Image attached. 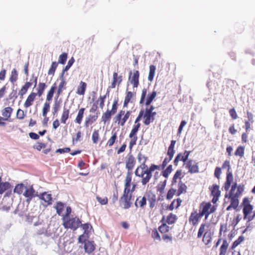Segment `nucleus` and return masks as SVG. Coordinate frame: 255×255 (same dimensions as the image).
<instances>
[{"label": "nucleus", "instance_id": "obj_1", "mask_svg": "<svg viewBox=\"0 0 255 255\" xmlns=\"http://www.w3.org/2000/svg\"><path fill=\"white\" fill-rule=\"evenodd\" d=\"M81 224V222L78 218L73 217L63 220V225L66 229H71L74 231L80 226Z\"/></svg>", "mask_w": 255, "mask_h": 255}, {"label": "nucleus", "instance_id": "obj_2", "mask_svg": "<svg viewBox=\"0 0 255 255\" xmlns=\"http://www.w3.org/2000/svg\"><path fill=\"white\" fill-rule=\"evenodd\" d=\"M23 195L26 198V202L28 204L30 203L33 197H38L37 192L34 189L32 185L27 186L23 193Z\"/></svg>", "mask_w": 255, "mask_h": 255}, {"label": "nucleus", "instance_id": "obj_3", "mask_svg": "<svg viewBox=\"0 0 255 255\" xmlns=\"http://www.w3.org/2000/svg\"><path fill=\"white\" fill-rule=\"evenodd\" d=\"M185 167L189 170L190 173H196L199 172L198 163L193 160H189L185 163Z\"/></svg>", "mask_w": 255, "mask_h": 255}, {"label": "nucleus", "instance_id": "obj_4", "mask_svg": "<svg viewBox=\"0 0 255 255\" xmlns=\"http://www.w3.org/2000/svg\"><path fill=\"white\" fill-rule=\"evenodd\" d=\"M154 109V107L153 106H151L149 109H146L145 110V112L144 115V117L145 118V121H144V124L145 125H149L151 122H152L154 118L152 117V111Z\"/></svg>", "mask_w": 255, "mask_h": 255}, {"label": "nucleus", "instance_id": "obj_5", "mask_svg": "<svg viewBox=\"0 0 255 255\" xmlns=\"http://www.w3.org/2000/svg\"><path fill=\"white\" fill-rule=\"evenodd\" d=\"M131 198V194L129 195H123L120 200L121 206L125 209H128L131 204L130 201Z\"/></svg>", "mask_w": 255, "mask_h": 255}, {"label": "nucleus", "instance_id": "obj_6", "mask_svg": "<svg viewBox=\"0 0 255 255\" xmlns=\"http://www.w3.org/2000/svg\"><path fill=\"white\" fill-rule=\"evenodd\" d=\"M139 76V72L137 70L133 72L132 75L131 72L130 71L129 72L128 80L130 82L131 84L133 85V87H137L138 84H139V82H138Z\"/></svg>", "mask_w": 255, "mask_h": 255}, {"label": "nucleus", "instance_id": "obj_7", "mask_svg": "<svg viewBox=\"0 0 255 255\" xmlns=\"http://www.w3.org/2000/svg\"><path fill=\"white\" fill-rule=\"evenodd\" d=\"M38 198L46 203L43 204L45 207H47L48 205L52 204V197L51 194L47 193V192H44L42 194L38 195Z\"/></svg>", "mask_w": 255, "mask_h": 255}, {"label": "nucleus", "instance_id": "obj_8", "mask_svg": "<svg viewBox=\"0 0 255 255\" xmlns=\"http://www.w3.org/2000/svg\"><path fill=\"white\" fill-rule=\"evenodd\" d=\"M126 163V168L128 169V171H131L135 164V160L132 155L130 154H128Z\"/></svg>", "mask_w": 255, "mask_h": 255}, {"label": "nucleus", "instance_id": "obj_9", "mask_svg": "<svg viewBox=\"0 0 255 255\" xmlns=\"http://www.w3.org/2000/svg\"><path fill=\"white\" fill-rule=\"evenodd\" d=\"M11 184L8 182H1V177L0 176V194L11 189Z\"/></svg>", "mask_w": 255, "mask_h": 255}, {"label": "nucleus", "instance_id": "obj_10", "mask_svg": "<svg viewBox=\"0 0 255 255\" xmlns=\"http://www.w3.org/2000/svg\"><path fill=\"white\" fill-rule=\"evenodd\" d=\"M37 94L35 93H31L27 97L24 106L25 108H28L32 105V103L34 101Z\"/></svg>", "mask_w": 255, "mask_h": 255}, {"label": "nucleus", "instance_id": "obj_11", "mask_svg": "<svg viewBox=\"0 0 255 255\" xmlns=\"http://www.w3.org/2000/svg\"><path fill=\"white\" fill-rule=\"evenodd\" d=\"M191 153L190 151L185 150L183 153H179L177 155V156L179 157V161H182L184 163V165H185V163L188 161V157Z\"/></svg>", "mask_w": 255, "mask_h": 255}, {"label": "nucleus", "instance_id": "obj_12", "mask_svg": "<svg viewBox=\"0 0 255 255\" xmlns=\"http://www.w3.org/2000/svg\"><path fill=\"white\" fill-rule=\"evenodd\" d=\"M27 186L23 183H19L17 184L13 190L14 193L18 195L23 194Z\"/></svg>", "mask_w": 255, "mask_h": 255}, {"label": "nucleus", "instance_id": "obj_13", "mask_svg": "<svg viewBox=\"0 0 255 255\" xmlns=\"http://www.w3.org/2000/svg\"><path fill=\"white\" fill-rule=\"evenodd\" d=\"M225 197L229 198L231 199V203L230 205L233 207V209H236L238 207L239 203L238 198L231 196V195H228L227 193L225 194Z\"/></svg>", "mask_w": 255, "mask_h": 255}, {"label": "nucleus", "instance_id": "obj_14", "mask_svg": "<svg viewBox=\"0 0 255 255\" xmlns=\"http://www.w3.org/2000/svg\"><path fill=\"white\" fill-rule=\"evenodd\" d=\"M211 206V204L210 203H207L205 204L203 203L201 205L200 208L201 210H200L199 213L200 214V215L202 217L207 213V212H209V210Z\"/></svg>", "mask_w": 255, "mask_h": 255}, {"label": "nucleus", "instance_id": "obj_15", "mask_svg": "<svg viewBox=\"0 0 255 255\" xmlns=\"http://www.w3.org/2000/svg\"><path fill=\"white\" fill-rule=\"evenodd\" d=\"M84 248L86 252L92 253L95 250V245L93 242L88 241L85 243Z\"/></svg>", "mask_w": 255, "mask_h": 255}, {"label": "nucleus", "instance_id": "obj_16", "mask_svg": "<svg viewBox=\"0 0 255 255\" xmlns=\"http://www.w3.org/2000/svg\"><path fill=\"white\" fill-rule=\"evenodd\" d=\"M13 109L9 107L5 108L2 111V115L4 117V121H7L10 117Z\"/></svg>", "mask_w": 255, "mask_h": 255}, {"label": "nucleus", "instance_id": "obj_17", "mask_svg": "<svg viewBox=\"0 0 255 255\" xmlns=\"http://www.w3.org/2000/svg\"><path fill=\"white\" fill-rule=\"evenodd\" d=\"M237 183L236 182L234 183L231 187V189L229 193L228 194L231 195V196L238 198L239 197V196L241 195L242 194L240 193H239V191L238 190L237 191V192L236 193H235V191L237 188Z\"/></svg>", "mask_w": 255, "mask_h": 255}, {"label": "nucleus", "instance_id": "obj_18", "mask_svg": "<svg viewBox=\"0 0 255 255\" xmlns=\"http://www.w3.org/2000/svg\"><path fill=\"white\" fill-rule=\"evenodd\" d=\"M69 110L64 107L63 111L62 114L61 122L63 124H66V121L69 118Z\"/></svg>", "mask_w": 255, "mask_h": 255}, {"label": "nucleus", "instance_id": "obj_19", "mask_svg": "<svg viewBox=\"0 0 255 255\" xmlns=\"http://www.w3.org/2000/svg\"><path fill=\"white\" fill-rule=\"evenodd\" d=\"M85 110V109L83 108L80 109L78 113V115L76 118V119L75 120V122L77 124H80L81 123V122L82 121V119L83 118V115L84 113V111Z\"/></svg>", "mask_w": 255, "mask_h": 255}, {"label": "nucleus", "instance_id": "obj_20", "mask_svg": "<svg viewBox=\"0 0 255 255\" xmlns=\"http://www.w3.org/2000/svg\"><path fill=\"white\" fill-rule=\"evenodd\" d=\"M202 216L200 215V214L197 213H192L190 217V221L192 222V224L194 225L197 223L199 220Z\"/></svg>", "mask_w": 255, "mask_h": 255}, {"label": "nucleus", "instance_id": "obj_21", "mask_svg": "<svg viewBox=\"0 0 255 255\" xmlns=\"http://www.w3.org/2000/svg\"><path fill=\"white\" fill-rule=\"evenodd\" d=\"M87 84L86 83L81 81L77 89V93L78 95H83L85 94Z\"/></svg>", "mask_w": 255, "mask_h": 255}, {"label": "nucleus", "instance_id": "obj_22", "mask_svg": "<svg viewBox=\"0 0 255 255\" xmlns=\"http://www.w3.org/2000/svg\"><path fill=\"white\" fill-rule=\"evenodd\" d=\"M211 192L214 197L219 198L221 194V191L219 190V186L216 184L213 185Z\"/></svg>", "mask_w": 255, "mask_h": 255}, {"label": "nucleus", "instance_id": "obj_23", "mask_svg": "<svg viewBox=\"0 0 255 255\" xmlns=\"http://www.w3.org/2000/svg\"><path fill=\"white\" fill-rule=\"evenodd\" d=\"M31 85L32 83L30 82H26L21 88L19 92V95L21 96H23L26 93L28 89L31 86Z\"/></svg>", "mask_w": 255, "mask_h": 255}, {"label": "nucleus", "instance_id": "obj_24", "mask_svg": "<svg viewBox=\"0 0 255 255\" xmlns=\"http://www.w3.org/2000/svg\"><path fill=\"white\" fill-rule=\"evenodd\" d=\"M75 61V60L73 57H72L68 62L67 65L65 66V67L63 69L61 75L60 76V78H62L63 77L64 72L68 71L71 66L73 65Z\"/></svg>", "mask_w": 255, "mask_h": 255}, {"label": "nucleus", "instance_id": "obj_25", "mask_svg": "<svg viewBox=\"0 0 255 255\" xmlns=\"http://www.w3.org/2000/svg\"><path fill=\"white\" fill-rule=\"evenodd\" d=\"M113 115V114L110 112V110H108L106 112L103 114L102 117V121L105 124L107 122L111 119V116Z\"/></svg>", "mask_w": 255, "mask_h": 255}, {"label": "nucleus", "instance_id": "obj_26", "mask_svg": "<svg viewBox=\"0 0 255 255\" xmlns=\"http://www.w3.org/2000/svg\"><path fill=\"white\" fill-rule=\"evenodd\" d=\"M144 174L145 175L143 177L141 181L142 185H145L148 183L152 177V174H150V173L146 172V170H144Z\"/></svg>", "mask_w": 255, "mask_h": 255}, {"label": "nucleus", "instance_id": "obj_27", "mask_svg": "<svg viewBox=\"0 0 255 255\" xmlns=\"http://www.w3.org/2000/svg\"><path fill=\"white\" fill-rule=\"evenodd\" d=\"M155 66L154 65H150L149 66V72L148 77V81L151 82L153 80L155 74Z\"/></svg>", "mask_w": 255, "mask_h": 255}, {"label": "nucleus", "instance_id": "obj_28", "mask_svg": "<svg viewBox=\"0 0 255 255\" xmlns=\"http://www.w3.org/2000/svg\"><path fill=\"white\" fill-rule=\"evenodd\" d=\"M178 189L177 191V195L179 196L184 192H186L187 189V186L181 182H180L178 184Z\"/></svg>", "mask_w": 255, "mask_h": 255}, {"label": "nucleus", "instance_id": "obj_29", "mask_svg": "<svg viewBox=\"0 0 255 255\" xmlns=\"http://www.w3.org/2000/svg\"><path fill=\"white\" fill-rule=\"evenodd\" d=\"M156 96V92L155 91H153L151 94L148 95L146 101L145 102V105L148 106L152 102L153 100L155 98Z\"/></svg>", "mask_w": 255, "mask_h": 255}, {"label": "nucleus", "instance_id": "obj_30", "mask_svg": "<svg viewBox=\"0 0 255 255\" xmlns=\"http://www.w3.org/2000/svg\"><path fill=\"white\" fill-rule=\"evenodd\" d=\"M56 89V86L55 84L51 87L50 90L48 92V94L47 95L46 97V100L48 101H50L52 100V97L53 96V94L54 93V91Z\"/></svg>", "mask_w": 255, "mask_h": 255}, {"label": "nucleus", "instance_id": "obj_31", "mask_svg": "<svg viewBox=\"0 0 255 255\" xmlns=\"http://www.w3.org/2000/svg\"><path fill=\"white\" fill-rule=\"evenodd\" d=\"M253 210V206L251 205H247L244 207L243 209V213L244 215V218H246L248 217V215H249Z\"/></svg>", "mask_w": 255, "mask_h": 255}, {"label": "nucleus", "instance_id": "obj_32", "mask_svg": "<svg viewBox=\"0 0 255 255\" xmlns=\"http://www.w3.org/2000/svg\"><path fill=\"white\" fill-rule=\"evenodd\" d=\"M140 126V124L139 123H137L136 124H135V125L133 126V128L131 130L130 134H129V137H132L134 136V135H136V133L138 130V129Z\"/></svg>", "mask_w": 255, "mask_h": 255}, {"label": "nucleus", "instance_id": "obj_33", "mask_svg": "<svg viewBox=\"0 0 255 255\" xmlns=\"http://www.w3.org/2000/svg\"><path fill=\"white\" fill-rule=\"evenodd\" d=\"M46 87V86L45 83H40L39 84L38 88H37L38 92H37V93H36L37 95H38L39 96V97H40L42 95Z\"/></svg>", "mask_w": 255, "mask_h": 255}, {"label": "nucleus", "instance_id": "obj_34", "mask_svg": "<svg viewBox=\"0 0 255 255\" xmlns=\"http://www.w3.org/2000/svg\"><path fill=\"white\" fill-rule=\"evenodd\" d=\"M64 204L63 203L61 202H57V205L55 206V209L56 210L57 213L59 215H60L62 213L64 208Z\"/></svg>", "mask_w": 255, "mask_h": 255}, {"label": "nucleus", "instance_id": "obj_35", "mask_svg": "<svg viewBox=\"0 0 255 255\" xmlns=\"http://www.w3.org/2000/svg\"><path fill=\"white\" fill-rule=\"evenodd\" d=\"M132 172L131 171H128L126 179L125 180V185L128 186L130 185L131 181Z\"/></svg>", "mask_w": 255, "mask_h": 255}, {"label": "nucleus", "instance_id": "obj_36", "mask_svg": "<svg viewBox=\"0 0 255 255\" xmlns=\"http://www.w3.org/2000/svg\"><path fill=\"white\" fill-rule=\"evenodd\" d=\"M177 219L176 216L172 213H170L167 218V222L169 224H172L175 223Z\"/></svg>", "mask_w": 255, "mask_h": 255}, {"label": "nucleus", "instance_id": "obj_37", "mask_svg": "<svg viewBox=\"0 0 255 255\" xmlns=\"http://www.w3.org/2000/svg\"><path fill=\"white\" fill-rule=\"evenodd\" d=\"M133 96V93L131 92H128L127 94V95L126 96L124 103V107H127L128 103L129 102L131 98Z\"/></svg>", "mask_w": 255, "mask_h": 255}, {"label": "nucleus", "instance_id": "obj_38", "mask_svg": "<svg viewBox=\"0 0 255 255\" xmlns=\"http://www.w3.org/2000/svg\"><path fill=\"white\" fill-rule=\"evenodd\" d=\"M137 202L138 203L140 207H143L146 204V199L145 197H142L140 199H139V198H137L135 203L136 206H137Z\"/></svg>", "mask_w": 255, "mask_h": 255}, {"label": "nucleus", "instance_id": "obj_39", "mask_svg": "<svg viewBox=\"0 0 255 255\" xmlns=\"http://www.w3.org/2000/svg\"><path fill=\"white\" fill-rule=\"evenodd\" d=\"M60 80H61V82L59 85V87H58V91H57V97H59V96L60 95V94L62 93V89L63 88V87L66 84V82L65 81V80H64L63 79V77H62V78H60Z\"/></svg>", "mask_w": 255, "mask_h": 255}, {"label": "nucleus", "instance_id": "obj_40", "mask_svg": "<svg viewBox=\"0 0 255 255\" xmlns=\"http://www.w3.org/2000/svg\"><path fill=\"white\" fill-rule=\"evenodd\" d=\"M211 240L210 233L206 232L203 236V242L205 243L206 245L209 244Z\"/></svg>", "mask_w": 255, "mask_h": 255}, {"label": "nucleus", "instance_id": "obj_41", "mask_svg": "<svg viewBox=\"0 0 255 255\" xmlns=\"http://www.w3.org/2000/svg\"><path fill=\"white\" fill-rule=\"evenodd\" d=\"M17 79V73L15 69H13L11 73V76L10 77V81L12 83H14Z\"/></svg>", "mask_w": 255, "mask_h": 255}, {"label": "nucleus", "instance_id": "obj_42", "mask_svg": "<svg viewBox=\"0 0 255 255\" xmlns=\"http://www.w3.org/2000/svg\"><path fill=\"white\" fill-rule=\"evenodd\" d=\"M244 240H245V238L244 236H241L239 237V238L233 243V244L232 245V248L234 249V248H236Z\"/></svg>", "mask_w": 255, "mask_h": 255}, {"label": "nucleus", "instance_id": "obj_43", "mask_svg": "<svg viewBox=\"0 0 255 255\" xmlns=\"http://www.w3.org/2000/svg\"><path fill=\"white\" fill-rule=\"evenodd\" d=\"M57 63L53 62L51 64V67L48 71V74L49 75H53L57 67Z\"/></svg>", "mask_w": 255, "mask_h": 255}, {"label": "nucleus", "instance_id": "obj_44", "mask_svg": "<svg viewBox=\"0 0 255 255\" xmlns=\"http://www.w3.org/2000/svg\"><path fill=\"white\" fill-rule=\"evenodd\" d=\"M67 58V54L63 53L59 57L58 62L62 64H65Z\"/></svg>", "mask_w": 255, "mask_h": 255}, {"label": "nucleus", "instance_id": "obj_45", "mask_svg": "<svg viewBox=\"0 0 255 255\" xmlns=\"http://www.w3.org/2000/svg\"><path fill=\"white\" fill-rule=\"evenodd\" d=\"M50 109V104L49 103L46 102L44 104V106L42 109V116L43 117H46L47 112L49 111Z\"/></svg>", "mask_w": 255, "mask_h": 255}, {"label": "nucleus", "instance_id": "obj_46", "mask_svg": "<svg viewBox=\"0 0 255 255\" xmlns=\"http://www.w3.org/2000/svg\"><path fill=\"white\" fill-rule=\"evenodd\" d=\"M244 147H238L235 152V155L242 157L244 154Z\"/></svg>", "mask_w": 255, "mask_h": 255}, {"label": "nucleus", "instance_id": "obj_47", "mask_svg": "<svg viewBox=\"0 0 255 255\" xmlns=\"http://www.w3.org/2000/svg\"><path fill=\"white\" fill-rule=\"evenodd\" d=\"M80 226L82 227L83 229L84 230L85 234H88L92 228L91 225L88 223L84 224H81Z\"/></svg>", "mask_w": 255, "mask_h": 255}, {"label": "nucleus", "instance_id": "obj_48", "mask_svg": "<svg viewBox=\"0 0 255 255\" xmlns=\"http://www.w3.org/2000/svg\"><path fill=\"white\" fill-rule=\"evenodd\" d=\"M125 114V111H121L115 117V122H118L119 124H120L121 125V121H122V117L124 116Z\"/></svg>", "mask_w": 255, "mask_h": 255}, {"label": "nucleus", "instance_id": "obj_49", "mask_svg": "<svg viewBox=\"0 0 255 255\" xmlns=\"http://www.w3.org/2000/svg\"><path fill=\"white\" fill-rule=\"evenodd\" d=\"M116 139L117 134L116 132H114L113 133V135L112 136V137L108 140L107 144H108L109 146H112L115 143Z\"/></svg>", "mask_w": 255, "mask_h": 255}, {"label": "nucleus", "instance_id": "obj_50", "mask_svg": "<svg viewBox=\"0 0 255 255\" xmlns=\"http://www.w3.org/2000/svg\"><path fill=\"white\" fill-rule=\"evenodd\" d=\"M166 182H167V180H165L163 182H161L160 183H159L158 184V187H157L158 191L160 192L161 193H163V192L165 189L166 184Z\"/></svg>", "mask_w": 255, "mask_h": 255}, {"label": "nucleus", "instance_id": "obj_51", "mask_svg": "<svg viewBox=\"0 0 255 255\" xmlns=\"http://www.w3.org/2000/svg\"><path fill=\"white\" fill-rule=\"evenodd\" d=\"M233 180V176L231 172H227L226 181L225 183L231 185Z\"/></svg>", "mask_w": 255, "mask_h": 255}, {"label": "nucleus", "instance_id": "obj_52", "mask_svg": "<svg viewBox=\"0 0 255 255\" xmlns=\"http://www.w3.org/2000/svg\"><path fill=\"white\" fill-rule=\"evenodd\" d=\"M172 170V165H169L167 168L163 172V176L165 178H167L169 174L171 172Z\"/></svg>", "mask_w": 255, "mask_h": 255}, {"label": "nucleus", "instance_id": "obj_53", "mask_svg": "<svg viewBox=\"0 0 255 255\" xmlns=\"http://www.w3.org/2000/svg\"><path fill=\"white\" fill-rule=\"evenodd\" d=\"M131 112L128 111L126 114L125 113L124 117L122 118L121 121V126H123L125 125V123L128 120V119L130 115Z\"/></svg>", "mask_w": 255, "mask_h": 255}, {"label": "nucleus", "instance_id": "obj_54", "mask_svg": "<svg viewBox=\"0 0 255 255\" xmlns=\"http://www.w3.org/2000/svg\"><path fill=\"white\" fill-rule=\"evenodd\" d=\"M99 139V131L95 130L92 134V140L94 143H96Z\"/></svg>", "mask_w": 255, "mask_h": 255}, {"label": "nucleus", "instance_id": "obj_55", "mask_svg": "<svg viewBox=\"0 0 255 255\" xmlns=\"http://www.w3.org/2000/svg\"><path fill=\"white\" fill-rule=\"evenodd\" d=\"M169 227L166 225L165 224H163L159 227V231L163 233H166L168 231Z\"/></svg>", "mask_w": 255, "mask_h": 255}, {"label": "nucleus", "instance_id": "obj_56", "mask_svg": "<svg viewBox=\"0 0 255 255\" xmlns=\"http://www.w3.org/2000/svg\"><path fill=\"white\" fill-rule=\"evenodd\" d=\"M176 189H174L173 188H171L170 189L167 194V196H166V198L167 199H171V198H172L173 195H174V194L176 192Z\"/></svg>", "mask_w": 255, "mask_h": 255}, {"label": "nucleus", "instance_id": "obj_57", "mask_svg": "<svg viewBox=\"0 0 255 255\" xmlns=\"http://www.w3.org/2000/svg\"><path fill=\"white\" fill-rule=\"evenodd\" d=\"M181 174V170H177L175 173L174 174L173 179H172V184L176 183L177 182V179L179 178Z\"/></svg>", "mask_w": 255, "mask_h": 255}, {"label": "nucleus", "instance_id": "obj_58", "mask_svg": "<svg viewBox=\"0 0 255 255\" xmlns=\"http://www.w3.org/2000/svg\"><path fill=\"white\" fill-rule=\"evenodd\" d=\"M152 237L156 240L160 241V237L156 229H154L151 234Z\"/></svg>", "mask_w": 255, "mask_h": 255}, {"label": "nucleus", "instance_id": "obj_59", "mask_svg": "<svg viewBox=\"0 0 255 255\" xmlns=\"http://www.w3.org/2000/svg\"><path fill=\"white\" fill-rule=\"evenodd\" d=\"M96 199L97 201L101 204V205H106L108 203V198L107 197H105L102 198L100 197L97 196Z\"/></svg>", "mask_w": 255, "mask_h": 255}, {"label": "nucleus", "instance_id": "obj_60", "mask_svg": "<svg viewBox=\"0 0 255 255\" xmlns=\"http://www.w3.org/2000/svg\"><path fill=\"white\" fill-rule=\"evenodd\" d=\"M16 117L20 120L23 119L25 117V114L23 111L21 109H18L17 111Z\"/></svg>", "mask_w": 255, "mask_h": 255}, {"label": "nucleus", "instance_id": "obj_61", "mask_svg": "<svg viewBox=\"0 0 255 255\" xmlns=\"http://www.w3.org/2000/svg\"><path fill=\"white\" fill-rule=\"evenodd\" d=\"M205 225L204 224H202L199 228L197 235V237L198 238H200L202 237L204 232L205 231Z\"/></svg>", "mask_w": 255, "mask_h": 255}, {"label": "nucleus", "instance_id": "obj_62", "mask_svg": "<svg viewBox=\"0 0 255 255\" xmlns=\"http://www.w3.org/2000/svg\"><path fill=\"white\" fill-rule=\"evenodd\" d=\"M146 93H147V90H146V89L144 88L142 91L141 96L140 100L139 102L140 104H141L143 103L145 98L146 95Z\"/></svg>", "mask_w": 255, "mask_h": 255}, {"label": "nucleus", "instance_id": "obj_63", "mask_svg": "<svg viewBox=\"0 0 255 255\" xmlns=\"http://www.w3.org/2000/svg\"><path fill=\"white\" fill-rule=\"evenodd\" d=\"M229 113L233 119H237L238 118L237 114L235 110L233 108L229 111Z\"/></svg>", "mask_w": 255, "mask_h": 255}, {"label": "nucleus", "instance_id": "obj_64", "mask_svg": "<svg viewBox=\"0 0 255 255\" xmlns=\"http://www.w3.org/2000/svg\"><path fill=\"white\" fill-rule=\"evenodd\" d=\"M175 153V150L173 148L168 147L167 155L170 157V159H172L174 154Z\"/></svg>", "mask_w": 255, "mask_h": 255}]
</instances>
